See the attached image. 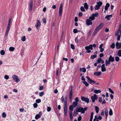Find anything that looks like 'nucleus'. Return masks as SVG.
<instances>
[{"instance_id":"nucleus-1","label":"nucleus","mask_w":121,"mask_h":121,"mask_svg":"<svg viewBox=\"0 0 121 121\" xmlns=\"http://www.w3.org/2000/svg\"><path fill=\"white\" fill-rule=\"evenodd\" d=\"M99 15V13H96L95 14L92 13L91 15L89 18L92 21L94 20L95 19V17H97Z\"/></svg>"},{"instance_id":"nucleus-2","label":"nucleus","mask_w":121,"mask_h":121,"mask_svg":"<svg viewBox=\"0 0 121 121\" xmlns=\"http://www.w3.org/2000/svg\"><path fill=\"white\" fill-rule=\"evenodd\" d=\"M62 3H61L60 4L59 9V15L60 17L63 11V7Z\"/></svg>"},{"instance_id":"nucleus-3","label":"nucleus","mask_w":121,"mask_h":121,"mask_svg":"<svg viewBox=\"0 0 121 121\" xmlns=\"http://www.w3.org/2000/svg\"><path fill=\"white\" fill-rule=\"evenodd\" d=\"M12 78L15 81V82L17 83L19 82L20 81L18 77L16 75H13L12 76Z\"/></svg>"},{"instance_id":"nucleus-4","label":"nucleus","mask_w":121,"mask_h":121,"mask_svg":"<svg viewBox=\"0 0 121 121\" xmlns=\"http://www.w3.org/2000/svg\"><path fill=\"white\" fill-rule=\"evenodd\" d=\"M104 24L102 23H101L95 29V32L97 31H99V30L101 29L104 26Z\"/></svg>"},{"instance_id":"nucleus-5","label":"nucleus","mask_w":121,"mask_h":121,"mask_svg":"<svg viewBox=\"0 0 121 121\" xmlns=\"http://www.w3.org/2000/svg\"><path fill=\"white\" fill-rule=\"evenodd\" d=\"M81 99L83 101H84L88 103L89 102V99L88 98L82 96L81 97Z\"/></svg>"},{"instance_id":"nucleus-6","label":"nucleus","mask_w":121,"mask_h":121,"mask_svg":"<svg viewBox=\"0 0 121 121\" xmlns=\"http://www.w3.org/2000/svg\"><path fill=\"white\" fill-rule=\"evenodd\" d=\"M91 98L92 102H94L95 101V100L97 99L98 97L97 95L96 94H95L93 96H92L91 97Z\"/></svg>"},{"instance_id":"nucleus-7","label":"nucleus","mask_w":121,"mask_h":121,"mask_svg":"<svg viewBox=\"0 0 121 121\" xmlns=\"http://www.w3.org/2000/svg\"><path fill=\"white\" fill-rule=\"evenodd\" d=\"M86 78L88 80V82L89 83L91 84H94L96 83V82L90 79L88 76L86 77Z\"/></svg>"},{"instance_id":"nucleus-8","label":"nucleus","mask_w":121,"mask_h":121,"mask_svg":"<svg viewBox=\"0 0 121 121\" xmlns=\"http://www.w3.org/2000/svg\"><path fill=\"white\" fill-rule=\"evenodd\" d=\"M91 20L89 18L87 19L86 21V25L88 26L91 25L92 24V22Z\"/></svg>"},{"instance_id":"nucleus-9","label":"nucleus","mask_w":121,"mask_h":121,"mask_svg":"<svg viewBox=\"0 0 121 121\" xmlns=\"http://www.w3.org/2000/svg\"><path fill=\"white\" fill-rule=\"evenodd\" d=\"M41 23L40 22L39 20H37V23L35 25V26L36 28L38 29H39Z\"/></svg>"},{"instance_id":"nucleus-10","label":"nucleus","mask_w":121,"mask_h":121,"mask_svg":"<svg viewBox=\"0 0 121 121\" xmlns=\"http://www.w3.org/2000/svg\"><path fill=\"white\" fill-rule=\"evenodd\" d=\"M116 48L117 49L121 48V42L118 43L117 42L116 43Z\"/></svg>"},{"instance_id":"nucleus-11","label":"nucleus","mask_w":121,"mask_h":121,"mask_svg":"<svg viewBox=\"0 0 121 121\" xmlns=\"http://www.w3.org/2000/svg\"><path fill=\"white\" fill-rule=\"evenodd\" d=\"M42 114V112H39V114H37L36 115L35 117V118L37 120L41 116Z\"/></svg>"},{"instance_id":"nucleus-12","label":"nucleus","mask_w":121,"mask_h":121,"mask_svg":"<svg viewBox=\"0 0 121 121\" xmlns=\"http://www.w3.org/2000/svg\"><path fill=\"white\" fill-rule=\"evenodd\" d=\"M10 27H7L5 34V37L7 36L8 35V33L10 30Z\"/></svg>"},{"instance_id":"nucleus-13","label":"nucleus","mask_w":121,"mask_h":121,"mask_svg":"<svg viewBox=\"0 0 121 121\" xmlns=\"http://www.w3.org/2000/svg\"><path fill=\"white\" fill-rule=\"evenodd\" d=\"M86 50H88V49H90L91 50L93 49V46L92 45H90L88 46H87L85 47Z\"/></svg>"},{"instance_id":"nucleus-14","label":"nucleus","mask_w":121,"mask_h":121,"mask_svg":"<svg viewBox=\"0 0 121 121\" xmlns=\"http://www.w3.org/2000/svg\"><path fill=\"white\" fill-rule=\"evenodd\" d=\"M64 115L65 116H66L67 114V107L64 106Z\"/></svg>"},{"instance_id":"nucleus-15","label":"nucleus","mask_w":121,"mask_h":121,"mask_svg":"<svg viewBox=\"0 0 121 121\" xmlns=\"http://www.w3.org/2000/svg\"><path fill=\"white\" fill-rule=\"evenodd\" d=\"M73 91L71 89L69 93V98L70 100L72 98Z\"/></svg>"},{"instance_id":"nucleus-16","label":"nucleus","mask_w":121,"mask_h":121,"mask_svg":"<svg viewBox=\"0 0 121 121\" xmlns=\"http://www.w3.org/2000/svg\"><path fill=\"white\" fill-rule=\"evenodd\" d=\"M33 2L32 1H31L30 3V8H29V10L30 11H31L32 9L33 8Z\"/></svg>"},{"instance_id":"nucleus-17","label":"nucleus","mask_w":121,"mask_h":121,"mask_svg":"<svg viewBox=\"0 0 121 121\" xmlns=\"http://www.w3.org/2000/svg\"><path fill=\"white\" fill-rule=\"evenodd\" d=\"M12 20L11 18H10L8 21V24L7 27L10 28V26L11 24Z\"/></svg>"},{"instance_id":"nucleus-18","label":"nucleus","mask_w":121,"mask_h":121,"mask_svg":"<svg viewBox=\"0 0 121 121\" xmlns=\"http://www.w3.org/2000/svg\"><path fill=\"white\" fill-rule=\"evenodd\" d=\"M87 109V108L86 107L85 108H84L81 107V111L82 113H84L85 111Z\"/></svg>"},{"instance_id":"nucleus-19","label":"nucleus","mask_w":121,"mask_h":121,"mask_svg":"<svg viewBox=\"0 0 121 121\" xmlns=\"http://www.w3.org/2000/svg\"><path fill=\"white\" fill-rule=\"evenodd\" d=\"M101 71L102 72H104L106 70V69L105 68V65L104 64H103L101 66Z\"/></svg>"},{"instance_id":"nucleus-20","label":"nucleus","mask_w":121,"mask_h":121,"mask_svg":"<svg viewBox=\"0 0 121 121\" xmlns=\"http://www.w3.org/2000/svg\"><path fill=\"white\" fill-rule=\"evenodd\" d=\"M114 60V57H112L111 55L110 56L108 59L109 61H110V62H113Z\"/></svg>"},{"instance_id":"nucleus-21","label":"nucleus","mask_w":121,"mask_h":121,"mask_svg":"<svg viewBox=\"0 0 121 121\" xmlns=\"http://www.w3.org/2000/svg\"><path fill=\"white\" fill-rule=\"evenodd\" d=\"M110 5L109 3H107L105 6V10H108V8L109 7Z\"/></svg>"},{"instance_id":"nucleus-22","label":"nucleus","mask_w":121,"mask_h":121,"mask_svg":"<svg viewBox=\"0 0 121 121\" xmlns=\"http://www.w3.org/2000/svg\"><path fill=\"white\" fill-rule=\"evenodd\" d=\"M101 73V72H96L94 73V74L96 76H99Z\"/></svg>"},{"instance_id":"nucleus-23","label":"nucleus","mask_w":121,"mask_h":121,"mask_svg":"<svg viewBox=\"0 0 121 121\" xmlns=\"http://www.w3.org/2000/svg\"><path fill=\"white\" fill-rule=\"evenodd\" d=\"M95 109L96 112L97 113H98L99 110V108L98 106H95Z\"/></svg>"},{"instance_id":"nucleus-24","label":"nucleus","mask_w":121,"mask_h":121,"mask_svg":"<svg viewBox=\"0 0 121 121\" xmlns=\"http://www.w3.org/2000/svg\"><path fill=\"white\" fill-rule=\"evenodd\" d=\"M112 16L111 15H107L105 17V18L107 19V20H109L110 19L111 17H112Z\"/></svg>"},{"instance_id":"nucleus-25","label":"nucleus","mask_w":121,"mask_h":121,"mask_svg":"<svg viewBox=\"0 0 121 121\" xmlns=\"http://www.w3.org/2000/svg\"><path fill=\"white\" fill-rule=\"evenodd\" d=\"M80 70L81 71H82L83 72H85L86 71V69L85 68H80Z\"/></svg>"},{"instance_id":"nucleus-26","label":"nucleus","mask_w":121,"mask_h":121,"mask_svg":"<svg viewBox=\"0 0 121 121\" xmlns=\"http://www.w3.org/2000/svg\"><path fill=\"white\" fill-rule=\"evenodd\" d=\"M78 104V103L77 102L74 101L73 103V106L74 107H75Z\"/></svg>"},{"instance_id":"nucleus-27","label":"nucleus","mask_w":121,"mask_h":121,"mask_svg":"<svg viewBox=\"0 0 121 121\" xmlns=\"http://www.w3.org/2000/svg\"><path fill=\"white\" fill-rule=\"evenodd\" d=\"M108 110L107 108H106L105 111V114L106 116V118L107 119V116L108 115Z\"/></svg>"},{"instance_id":"nucleus-28","label":"nucleus","mask_w":121,"mask_h":121,"mask_svg":"<svg viewBox=\"0 0 121 121\" xmlns=\"http://www.w3.org/2000/svg\"><path fill=\"white\" fill-rule=\"evenodd\" d=\"M97 5H98L99 7H100L102 5V2L101 1H99L97 3Z\"/></svg>"},{"instance_id":"nucleus-29","label":"nucleus","mask_w":121,"mask_h":121,"mask_svg":"<svg viewBox=\"0 0 121 121\" xmlns=\"http://www.w3.org/2000/svg\"><path fill=\"white\" fill-rule=\"evenodd\" d=\"M94 92L95 93L98 94V93H100L101 92V91L99 90H95L94 91Z\"/></svg>"},{"instance_id":"nucleus-30","label":"nucleus","mask_w":121,"mask_h":121,"mask_svg":"<svg viewBox=\"0 0 121 121\" xmlns=\"http://www.w3.org/2000/svg\"><path fill=\"white\" fill-rule=\"evenodd\" d=\"M78 112L76 109H75L73 112V116H76V115L78 114Z\"/></svg>"},{"instance_id":"nucleus-31","label":"nucleus","mask_w":121,"mask_h":121,"mask_svg":"<svg viewBox=\"0 0 121 121\" xmlns=\"http://www.w3.org/2000/svg\"><path fill=\"white\" fill-rule=\"evenodd\" d=\"M119 57H121V50H119L117 52V55Z\"/></svg>"},{"instance_id":"nucleus-32","label":"nucleus","mask_w":121,"mask_h":121,"mask_svg":"<svg viewBox=\"0 0 121 121\" xmlns=\"http://www.w3.org/2000/svg\"><path fill=\"white\" fill-rule=\"evenodd\" d=\"M82 82L85 84L86 86H88L89 85L88 83L85 81H83Z\"/></svg>"},{"instance_id":"nucleus-33","label":"nucleus","mask_w":121,"mask_h":121,"mask_svg":"<svg viewBox=\"0 0 121 121\" xmlns=\"http://www.w3.org/2000/svg\"><path fill=\"white\" fill-rule=\"evenodd\" d=\"M120 30H118L116 32L115 34V35L116 36H117L118 35H119V34H120Z\"/></svg>"},{"instance_id":"nucleus-34","label":"nucleus","mask_w":121,"mask_h":121,"mask_svg":"<svg viewBox=\"0 0 121 121\" xmlns=\"http://www.w3.org/2000/svg\"><path fill=\"white\" fill-rule=\"evenodd\" d=\"M73 105H70L69 107V109L70 110V111H73Z\"/></svg>"},{"instance_id":"nucleus-35","label":"nucleus","mask_w":121,"mask_h":121,"mask_svg":"<svg viewBox=\"0 0 121 121\" xmlns=\"http://www.w3.org/2000/svg\"><path fill=\"white\" fill-rule=\"evenodd\" d=\"M84 6L86 9H87L88 8V6L87 4L86 3H85L84 4Z\"/></svg>"},{"instance_id":"nucleus-36","label":"nucleus","mask_w":121,"mask_h":121,"mask_svg":"<svg viewBox=\"0 0 121 121\" xmlns=\"http://www.w3.org/2000/svg\"><path fill=\"white\" fill-rule=\"evenodd\" d=\"M110 61H108L107 60H106L105 61V64L106 66H107L108 65H109L110 64Z\"/></svg>"},{"instance_id":"nucleus-37","label":"nucleus","mask_w":121,"mask_h":121,"mask_svg":"<svg viewBox=\"0 0 121 121\" xmlns=\"http://www.w3.org/2000/svg\"><path fill=\"white\" fill-rule=\"evenodd\" d=\"M14 49V48L13 47H11L9 48V50L10 51H13Z\"/></svg>"},{"instance_id":"nucleus-38","label":"nucleus","mask_w":121,"mask_h":121,"mask_svg":"<svg viewBox=\"0 0 121 121\" xmlns=\"http://www.w3.org/2000/svg\"><path fill=\"white\" fill-rule=\"evenodd\" d=\"M44 94V93L43 92H40L39 94V96L40 97H42Z\"/></svg>"},{"instance_id":"nucleus-39","label":"nucleus","mask_w":121,"mask_h":121,"mask_svg":"<svg viewBox=\"0 0 121 121\" xmlns=\"http://www.w3.org/2000/svg\"><path fill=\"white\" fill-rule=\"evenodd\" d=\"M100 7L97 5H96L94 7L95 9L96 10H98L100 8Z\"/></svg>"},{"instance_id":"nucleus-40","label":"nucleus","mask_w":121,"mask_h":121,"mask_svg":"<svg viewBox=\"0 0 121 121\" xmlns=\"http://www.w3.org/2000/svg\"><path fill=\"white\" fill-rule=\"evenodd\" d=\"M115 47V45L114 43H112V45L110 46V47L113 49Z\"/></svg>"},{"instance_id":"nucleus-41","label":"nucleus","mask_w":121,"mask_h":121,"mask_svg":"<svg viewBox=\"0 0 121 121\" xmlns=\"http://www.w3.org/2000/svg\"><path fill=\"white\" fill-rule=\"evenodd\" d=\"M113 114L112 111L111 109H110L109 112V114L111 116Z\"/></svg>"},{"instance_id":"nucleus-42","label":"nucleus","mask_w":121,"mask_h":121,"mask_svg":"<svg viewBox=\"0 0 121 121\" xmlns=\"http://www.w3.org/2000/svg\"><path fill=\"white\" fill-rule=\"evenodd\" d=\"M115 60L117 62H118L120 60V59L118 56H116L115 57Z\"/></svg>"},{"instance_id":"nucleus-43","label":"nucleus","mask_w":121,"mask_h":121,"mask_svg":"<svg viewBox=\"0 0 121 121\" xmlns=\"http://www.w3.org/2000/svg\"><path fill=\"white\" fill-rule=\"evenodd\" d=\"M2 116L3 117L5 118L6 117V115L4 112H3L2 114Z\"/></svg>"},{"instance_id":"nucleus-44","label":"nucleus","mask_w":121,"mask_h":121,"mask_svg":"<svg viewBox=\"0 0 121 121\" xmlns=\"http://www.w3.org/2000/svg\"><path fill=\"white\" fill-rule=\"evenodd\" d=\"M97 57V56L96 55H92L91 56V58L92 59H93Z\"/></svg>"},{"instance_id":"nucleus-45","label":"nucleus","mask_w":121,"mask_h":121,"mask_svg":"<svg viewBox=\"0 0 121 121\" xmlns=\"http://www.w3.org/2000/svg\"><path fill=\"white\" fill-rule=\"evenodd\" d=\"M4 78L5 79L8 80L9 78V76L8 75H6L4 76Z\"/></svg>"},{"instance_id":"nucleus-46","label":"nucleus","mask_w":121,"mask_h":121,"mask_svg":"<svg viewBox=\"0 0 121 121\" xmlns=\"http://www.w3.org/2000/svg\"><path fill=\"white\" fill-rule=\"evenodd\" d=\"M26 37L25 36H24L22 37L21 38V40L23 41H25L26 40Z\"/></svg>"},{"instance_id":"nucleus-47","label":"nucleus","mask_w":121,"mask_h":121,"mask_svg":"<svg viewBox=\"0 0 121 121\" xmlns=\"http://www.w3.org/2000/svg\"><path fill=\"white\" fill-rule=\"evenodd\" d=\"M1 54L2 55H4L5 54V52L3 50H1L0 52Z\"/></svg>"},{"instance_id":"nucleus-48","label":"nucleus","mask_w":121,"mask_h":121,"mask_svg":"<svg viewBox=\"0 0 121 121\" xmlns=\"http://www.w3.org/2000/svg\"><path fill=\"white\" fill-rule=\"evenodd\" d=\"M41 102V100L40 99H38L36 100V103H39L40 102Z\"/></svg>"},{"instance_id":"nucleus-49","label":"nucleus","mask_w":121,"mask_h":121,"mask_svg":"<svg viewBox=\"0 0 121 121\" xmlns=\"http://www.w3.org/2000/svg\"><path fill=\"white\" fill-rule=\"evenodd\" d=\"M76 109L77 111L78 112H81V107L79 108H76L75 109Z\"/></svg>"},{"instance_id":"nucleus-50","label":"nucleus","mask_w":121,"mask_h":121,"mask_svg":"<svg viewBox=\"0 0 121 121\" xmlns=\"http://www.w3.org/2000/svg\"><path fill=\"white\" fill-rule=\"evenodd\" d=\"M80 9L81 10L82 12H84L85 11V9L84 7L83 6H82L81 7Z\"/></svg>"},{"instance_id":"nucleus-51","label":"nucleus","mask_w":121,"mask_h":121,"mask_svg":"<svg viewBox=\"0 0 121 121\" xmlns=\"http://www.w3.org/2000/svg\"><path fill=\"white\" fill-rule=\"evenodd\" d=\"M108 90L109 91L111 92L112 93L114 94V91L110 88H108Z\"/></svg>"},{"instance_id":"nucleus-52","label":"nucleus","mask_w":121,"mask_h":121,"mask_svg":"<svg viewBox=\"0 0 121 121\" xmlns=\"http://www.w3.org/2000/svg\"><path fill=\"white\" fill-rule=\"evenodd\" d=\"M99 102H101L102 101V97H99Z\"/></svg>"},{"instance_id":"nucleus-53","label":"nucleus","mask_w":121,"mask_h":121,"mask_svg":"<svg viewBox=\"0 0 121 121\" xmlns=\"http://www.w3.org/2000/svg\"><path fill=\"white\" fill-rule=\"evenodd\" d=\"M64 104L65 105L64 106L67 107V101L66 100H65Z\"/></svg>"},{"instance_id":"nucleus-54","label":"nucleus","mask_w":121,"mask_h":121,"mask_svg":"<svg viewBox=\"0 0 121 121\" xmlns=\"http://www.w3.org/2000/svg\"><path fill=\"white\" fill-rule=\"evenodd\" d=\"M38 106V104L36 103H35L33 104V106L34 108H36Z\"/></svg>"},{"instance_id":"nucleus-55","label":"nucleus","mask_w":121,"mask_h":121,"mask_svg":"<svg viewBox=\"0 0 121 121\" xmlns=\"http://www.w3.org/2000/svg\"><path fill=\"white\" fill-rule=\"evenodd\" d=\"M51 109V108L50 107H48L47 108V111L48 112H49L50 111Z\"/></svg>"},{"instance_id":"nucleus-56","label":"nucleus","mask_w":121,"mask_h":121,"mask_svg":"<svg viewBox=\"0 0 121 121\" xmlns=\"http://www.w3.org/2000/svg\"><path fill=\"white\" fill-rule=\"evenodd\" d=\"M42 21L43 23H46V19L45 18H43L42 19Z\"/></svg>"},{"instance_id":"nucleus-57","label":"nucleus","mask_w":121,"mask_h":121,"mask_svg":"<svg viewBox=\"0 0 121 121\" xmlns=\"http://www.w3.org/2000/svg\"><path fill=\"white\" fill-rule=\"evenodd\" d=\"M102 60V59L101 58H99L97 60V62L99 63H100Z\"/></svg>"},{"instance_id":"nucleus-58","label":"nucleus","mask_w":121,"mask_h":121,"mask_svg":"<svg viewBox=\"0 0 121 121\" xmlns=\"http://www.w3.org/2000/svg\"><path fill=\"white\" fill-rule=\"evenodd\" d=\"M73 32L74 33H76L78 32V31L77 29H74L73 30Z\"/></svg>"},{"instance_id":"nucleus-59","label":"nucleus","mask_w":121,"mask_h":121,"mask_svg":"<svg viewBox=\"0 0 121 121\" xmlns=\"http://www.w3.org/2000/svg\"><path fill=\"white\" fill-rule=\"evenodd\" d=\"M71 48L73 50H74L75 49L74 46L73 44H71Z\"/></svg>"},{"instance_id":"nucleus-60","label":"nucleus","mask_w":121,"mask_h":121,"mask_svg":"<svg viewBox=\"0 0 121 121\" xmlns=\"http://www.w3.org/2000/svg\"><path fill=\"white\" fill-rule=\"evenodd\" d=\"M75 100L76 101L75 102H78L79 101V99L78 97H76L75 98Z\"/></svg>"},{"instance_id":"nucleus-61","label":"nucleus","mask_w":121,"mask_h":121,"mask_svg":"<svg viewBox=\"0 0 121 121\" xmlns=\"http://www.w3.org/2000/svg\"><path fill=\"white\" fill-rule=\"evenodd\" d=\"M82 119V117L81 116H79L78 118V121H80Z\"/></svg>"},{"instance_id":"nucleus-62","label":"nucleus","mask_w":121,"mask_h":121,"mask_svg":"<svg viewBox=\"0 0 121 121\" xmlns=\"http://www.w3.org/2000/svg\"><path fill=\"white\" fill-rule=\"evenodd\" d=\"M43 86H41L40 87V88L39 89V90H41L43 89Z\"/></svg>"},{"instance_id":"nucleus-63","label":"nucleus","mask_w":121,"mask_h":121,"mask_svg":"<svg viewBox=\"0 0 121 121\" xmlns=\"http://www.w3.org/2000/svg\"><path fill=\"white\" fill-rule=\"evenodd\" d=\"M102 118L100 116H99L98 117H96V119H99V120H101Z\"/></svg>"},{"instance_id":"nucleus-64","label":"nucleus","mask_w":121,"mask_h":121,"mask_svg":"<svg viewBox=\"0 0 121 121\" xmlns=\"http://www.w3.org/2000/svg\"><path fill=\"white\" fill-rule=\"evenodd\" d=\"M100 49V51L101 52H103L104 50V48H99Z\"/></svg>"}]
</instances>
